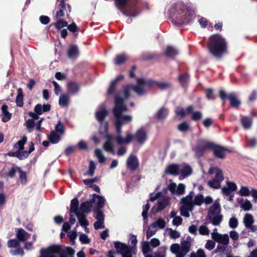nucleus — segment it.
Segmentation results:
<instances>
[{
    "mask_svg": "<svg viewBox=\"0 0 257 257\" xmlns=\"http://www.w3.org/2000/svg\"><path fill=\"white\" fill-rule=\"evenodd\" d=\"M29 156V153L27 151L23 150L17 151V158L20 160H24L27 158Z\"/></svg>",
    "mask_w": 257,
    "mask_h": 257,
    "instance_id": "obj_61",
    "label": "nucleus"
},
{
    "mask_svg": "<svg viewBox=\"0 0 257 257\" xmlns=\"http://www.w3.org/2000/svg\"><path fill=\"white\" fill-rule=\"evenodd\" d=\"M251 191L246 186H242L239 191V194L241 196H248L249 195Z\"/></svg>",
    "mask_w": 257,
    "mask_h": 257,
    "instance_id": "obj_60",
    "label": "nucleus"
},
{
    "mask_svg": "<svg viewBox=\"0 0 257 257\" xmlns=\"http://www.w3.org/2000/svg\"><path fill=\"white\" fill-rule=\"evenodd\" d=\"M133 136V140H135L139 144L141 145L144 144L148 139L147 131L144 128H140L138 130Z\"/></svg>",
    "mask_w": 257,
    "mask_h": 257,
    "instance_id": "obj_14",
    "label": "nucleus"
},
{
    "mask_svg": "<svg viewBox=\"0 0 257 257\" xmlns=\"http://www.w3.org/2000/svg\"><path fill=\"white\" fill-rule=\"evenodd\" d=\"M150 243L148 242H144L142 244V251L144 254H146L147 253L150 252L151 250Z\"/></svg>",
    "mask_w": 257,
    "mask_h": 257,
    "instance_id": "obj_64",
    "label": "nucleus"
},
{
    "mask_svg": "<svg viewBox=\"0 0 257 257\" xmlns=\"http://www.w3.org/2000/svg\"><path fill=\"white\" fill-rule=\"evenodd\" d=\"M204 202V197L202 195L197 194L193 200V206L194 205L200 206Z\"/></svg>",
    "mask_w": 257,
    "mask_h": 257,
    "instance_id": "obj_48",
    "label": "nucleus"
},
{
    "mask_svg": "<svg viewBox=\"0 0 257 257\" xmlns=\"http://www.w3.org/2000/svg\"><path fill=\"white\" fill-rule=\"evenodd\" d=\"M16 103L18 106H22L23 105V94L21 88L18 89V94L16 97Z\"/></svg>",
    "mask_w": 257,
    "mask_h": 257,
    "instance_id": "obj_46",
    "label": "nucleus"
},
{
    "mask_svg": "<svg viewBox=\"0 0 257 257\" xmlns=\"http://www.w3.org/2000/svg\"><path fill=\"white\" fill-rule=\"evenodd\" d=\"M95 169L96 165L94 162L92 160L90 161L88 170L86 174L89 176H93Z\"/></svg>",
    "mask_w": 257,
    "mask_h": 257,
    "instance_id": "obj_53",
    "label": "nucleus"
},
{
    "mask_svg": "<svg viewBox=\"0 0 257 257\" xmlns=\"http://www.w3.org/2000/svg\"><path fill=\"white\" fill-rule=\"evenodd\" d=\"M165 53L167 56L173 58L178 54V52L174 47L168 46L165 50Z\"/></svg>",
    "mask_w": 257,
    "mask_h": 257,
    "instance_id": "obj_38",
    "label": "nucleus"
},
{
    "mask_svg": "<svg viewBox=\"0 0 257 257\" xmlns=\"http://www.w3.org/2000/svg\"><path fill=\"white\" fill-rule=\"evenodd\" d=\"M193 192H191L189 195L182 198L181 200L182 205L193 207Z\"/></svg>",
    "mask_w": 257,
    "mask_h": 257,
    "instance_id": "obj_30",
    "label": "nucleus"
},
{
    "mask_svg": "<svg viewBox=\"0 0 257 257\" xmlns=\"http://www.w3.org/2000/svg\"><path fill=\"white\" fill-rule=\"evenodd\" d=\"M189 257H206V255L204 250L200 248L196 252H192Z\"/></svg>",
    "mask_w": 257,
    "mask_h": 257,
    "instance_id": "obj_54",
    "label": "nucleus"
},
{
    "mask_svg": "<svg viewBox=\"0 0 257 257\" xmlns=\"http://www.w3.org/2000/svg\"><path fill=\"white\" fill-rule=\"evenodd\" d=\"M124 99L116 96L115 98V106L113 109V114L115 118L116 135H121V126L126 124L132 120L131 115L124 114L127 108L124 104Z\"/></svg>",
    "mask_w": 257,
    "mask_h": 257,
    "instance_id": "obj_2",
    "label": "nucleus"
},
{
    "mask_svg": "<svg viewBox=\"0 0 257 257\" xmlns=\"http://www.w3.org/2000/svg\"><path fill=\"white\" fill-rule=\"evenodd\" d=\"M212 149L213 151L214 156L219 159L224 158L225 157V151H228L227 149L214 144Z\"/></svg>",
    "mask_w": 257,
    "mask_h": 257,
    "instance_id": "obj_18",
    "label": "nucleus"
},
{
    "mask_svg": "<svg viewBox=\"0 0 257 257\" xmlns=\"http://www.w3.org/2000/svg\"><path fill=\"white\" fill-rule=\"evenodd\" d=\"M127 166L131 170H136L139 166L137 158L134 155H131L127 160Z\"/></svg>",
    "mask_w": 257,
    "mask_h": 257,
    "instance_id": "obj_24",
    "label": "nucleus"
},
{
    "mask_svg": "<svg viewBox=\"0 0 257 257\" xmlns=\"http://www.w3.org/2000/svg\"><path fill=\"white\" fill-rule=\"evenodd\" d=\"M213 144L205 140H200L199 145L197 148V151H200L201 154L207 149H212L213 147Z\"/></svg>",
    "mask_w": 257,
    "mask_h": 257,
    "instance_id": "obj_21",
    "label": "nucleus"
},
{
    "mask_svg": "<svg viewBox=\"0 0 257 257\" xmlns=\"http://www.w3.org/2000/svg\"><path fill=\"white\" fill-rule=\"evenodd\" d=\"M94 154L100 164H102L105 162L106 159L103 155L101 150L99 149H95L94 151Z\"/></svg>",
    "mask_w": 257,
    "mask_h": 257,
    "instance_id": "obj_43",
    "label": "nucleus"
},
{
    "mask_svg": "<svg viewBox=\"0 0 257 257\" xmlns=\"http://www.w3.org/2000/svg\"><path fill=\"white\" fill-rule=\"evenodd\" d=\"M153 83L151 80L143 78L138 79L137 85H128L124 87L123 93L124 95L125 99H127L130 97V92L132 90L136 92L138 95H143L151 87Z\"/></svg>",
    "mask_w": 257,
    "mask_h": 257,
    "instance_id": "obj_4",
    "label": "nucleus"
},
{
    "mask_svg": "<svg viewBox=\"0 0 257 257\" xmlns=\"http://www.w3.org/2000/svg\"><path fill=\"white\" fill-rule=\"evenodd\" d=\"M116 7L124 15L130 17L137 16V8L135 4H129L128 0H114Z\"/></svg>",
    "mask_w": 257,
    "mask_h": 257,
    "instance_id": "obj_6",
    "label": "nucleus"
},
{
    "mask_svg": "<svg viewBox=\"0 0 257 257\" xmlns=\"http://www.w3.org/2000/svg\"><path fill=\"white\" fill-rule=\"evenodd\" d=\"M168 114V110L167 108L162 107L159 110L157 114V118L159 120L165 119Z\"/></svg>",
    "mask_w": 257,
    "mask_h": 257,
    "instance_id": "obj_44",
    "label": "nucleus"
},
{
    "mask_svg": "<svg viewBox=\"0 0 257 257\" xmlns=\"http://www.w3.org/2000/svg\"><path fill=\"white\" fill-rule=\"evenodd\" d=\"M55 132L59 134L60 135H62L64 133V127L63 124H62L60 121L58 122L57 125L55 126Z\"/></svg>",
    "mask_w": 257,
    "mask_h": 257,
    "instance_id": "obj_62",
    "label": "nucleus"
},
{
    "mask_svg": "<svg viewBox=\"0 0 257 257\" xmlns=\"http://www.w3.org/2000/svg\"><path fill=\"white\" fill-rule=\"evenodd\" d=\"M240 207L244 211H249L252 207V205L250 201L247 199H242L239 201Z\"/></svg>",
    "mask_w": 257,
    "mask_h": 257,
    "instance_id": "obj_35",
    "label": "nucleus"
},
{
    "mask_svg": "<svg viewBox=\"0 0 257 257\" xmlns=\"http://www.w3.org/2000/svg\"><path fill=\"white\" fill-rule=\"evenodd\" d=\"M193 209V207L182 205V206L180 207V212L181 215L186 217H189L190 216L189 212L192 211Z\"/></svg>",
    "mask_w": 257,
    "mask_h": 257,
    "instance_id": "obj_40",
    "label": "nucleus"
},
{
    "mask_svg": "<svg viewBox=\"0 0 257 257\" xmlns=\"http://www.w3.org/2000/svg\"><path fill=\"white\" fill-rule=\"evenodd\" d=\"M160 193H158L154 196L151 197L150 198L151 201L158 200L157 204L152 208V210L154 212H159L164 209L169 204V198L166 196L160 197Z\"/></svg>",
    "mask_w": 257,
    "mask_h": 257,
    "instance_id": "obj_10",
    "label": "nucleus"
},
{
    "mask_svg": "<svg viewBox=\"0 0 257 257\" xmlns=\"http://www.w3.org/2000/svg\"><path fill=\"white\" fill-rule=\"evenodd\" d=\"M168 189L174 195H182L185 192V186L180 183L177 186L176 184L172 183L168 185Z\"/></svg>",
    "mask_w": 257,
    "mask_h": 257,
    "instance_id": "obj_15",
    "label": "nucleus"
},
{
    "mask_svg": "<svg viewBox=\"0 0 257 257\" xmlns=\"http://www.w3.org/2000/svg\"><path fill=\"white\" fill-rule=\"evenodd\" d=\"M78 200L77 198H74L71 200L70 210L71 213H74L75 214H76L80 212V207L78 208Z\"/></svg>",
    "mask_w": 257,
    "mask_h": 257,
    "instance_id": "obj_32",
    "label": "nucleus"
},
{
    "mask_svg": "<svg viewBox=\"0 0 257 257\" xmlns=\"http://www.w3.org/2000/svg\"><path fill=\"white\" fill-rule=\"evenodd\" d=\"M69 97L68 95L63 94L61 95L59 100V105L63 107H67L69 103Z\"/></svg>",
    "mask_w": 257,
    "mask_h": 257,
    "instance_id": "obj_42",
    "label": "nucleus"
},
{
    "mask_svg": "<svg viewBox=\"0 0 257 257\" xmlns=\"http://www.w3.org/2000/svg\"><path fill=\"white\" fill-rule=\"evenodd\" d=\"M243 223L249 231L254 232L257 231V226L253 225L254 219L252 214L246 213L243 218Z\"/></svg>",
    "mask_w": 257,
    "mask_h": 257,
    "instance_id": "obj_12",
    "label": "nucleus"
},
{
    "mask_svg": "<svg viewBox=\"0 0 257 257\" xmlns=\"http://www.w3.org/2000/svg\"><path fill=\"white\" fill-rule=\"evenodd\" d=\"M167 231L171 238L176 239L180 236V232L177 230H173L172 228H168Z\"/></svg>",
    "mask_w": 257,
    "mask_h": 257,
    "instance_id": "obj_57",
    "label": "nucleus"
},
{
    "mask_svg": "<svg viewBox=\"0 0 257 257\" xmlns=\"http://www.w3.org/2000/svg\"><path fill=\"white\" fill-rule=\"evenodd\" d=\"M126 56L124 54H120L116 56L114 60V63L117 65L122 64L126 60Z\"/></svg>",
    "mask_w": 257,
    "mask_h": 257,
    "instance_id": "obj_52",
    "label": "nucleus"
},
{
    "mask_svg": "<svg viewBox=\"0 0 257 257\" xmlns=\"http://www.w3.org/2000/svg\"><path fill=\"white\" fill-rule=\"evenodd\" d=\"M199 232L202 235H208L210 233V230L206 225H201L198 229Z\"/></svg>",
    "mask_w": 257,
    "mask_h": 257,
    "instance_id": "obj_55",
    "label": "nucleus"
},
{
    "mask_svg": "<svg viewBox=\"0 0 257 257\" xmlns=\"http://www.w3.org/2000/svg\"><path fill=\"white\" fill-rule=\"evenodd\" d=\"M107 109L103 105L100 106L95 113L96 117L98 121L101 123V126L103 125L102 122L107 114Z\"/></svg>",
    "mask_w": 257,
    "mask_h": 257,
    "instance_id": "obj_19",
    "label": "nucleus"
},
{
    "mask_svg": "<svg viewBox=\"0 0 257 257\" xmlns=\"http://www.w3.org/2000/svg\"><path fill=\"white\" fill-rule=\"evenodd\" d=\"M67 87L68 93L71 94H76L80 88L79 84L73 81L69 82L67 84Z\"/></svg>",
    "mask_w": 257,
    "mask_h": 257,
    "instance_id": "obj_26",
    "label": "nucleus"
},
{
    "mask_svg": "<svg viewBox=\"0 0 257 257\" xmlns=\"http://www.w3.org/2000/svg\"><path fill=\"white\" fill-rule=\"evenodd\" d=\"M79 55L78 49L76 46L73 45L69 47L68 51V57L71 59H74Z\"/></svg>",
    "mask_w": 257,
    "mask_h": 257,
    "instance_id": "obj_31",
    "label": "nucleus"
},
{
    "mask_svg": "<svg viewBox=\"0 0 257 257\" xmlns=\"http://www.w3.org/2000/svg\"><path fill=\"white\" fill-rule=\"evenodd\" d=\"M168 14L172 23L176 25L188 24L195 19L196 16L194 10L186 8L180 3L171 5Z\"/></svg>",
    "mask_w": 257,
    "mask_h": 257,
    "instance_id": "obj_1",
    "label": "nucleus"
},
{
    "mask_svg": "<svg viewBox=\"0 0 257 257\" xmlns=\"http://www.w3.org/2000/svg\"><path fill=\"white\" fill-rule=\"evenodd\" d=\"M165 173L176 176L180 174V165L177 164H171L165 170Z\"/></svg>",
    "mask_w": 257,
    "mask_h": 257,
    "instance_id": "obj_23",
    "label": "nucleus"
},
{
    "mask_svg": "<svg viewBox=\"0 0 257 257\" xmlns=\"http://www.w3.org/2000/svg\"><path fill=\"white\" fill-rule=\"evenodd\" d=\"M151 225L153 228H156L157 230L158 229H163L166 226V222L163 219L160 218L153 222Z\"/></svg>",
    "mask_w": 257,
    "mask_h": 257,
    "instance_id": "obj_36",
    "label": "nucleus"
},
{
    "mask_svg": "<svg viewBox=\"0 0 257 257\" xmlns=\"http://www.w3.org/2000/svg\"><path fill=\"white\" fill-rule=\"evenodd\" d=\"M75 215L81 226H87L88 225V222L86 219V216L84 213L80 212Z\"/></svg>",
    "mask_w": 257,
    "mask_h": 257,
    "instance_id": "obj_41",
    "label": "nucleus"
},
{
    "mask_svg": "<svg viewBox=\"0 0 257 257\" xmlns=\"http://www.w3.org/2000/svg\"><path fill=\"white\" fill-rule=\"evenodd\" d=\"M221 208L219 199H216L208 211L207 217L210 222L214 226L219 225L223 220V215L221 212Z\"/></svg>",
    "mask_w": 257,
    "mask_h": 257,
    "instance_id": "obj_5",
    "label": "nucleus"
},
{
    "mask_svg": "<svg viewBox=\"0 0 257 257\" xmlns=\"http://www.w3.org/2000/svg\"><path fill=\"white\" fill-rule=\"evenodd\" d=\"M192 173L191 167L187 165H180V177L185 178L190 175Z\"/></svg>",
    "mask_w": 257,
    "mask_h": 257,
    "instance_id": "obj_27",
    "label": "nucleus"
},
{
    "mask_svg": "<svg viewBox=\"0 0 257 257\" xmlns=\"http://www.w3.org/2000/svg\"><path fill=\"white\" fill-rule=\"evenodd\" d=\"M156 85L161 90H165L171 87L170 83L166 82H157L155 83Z\"/></svg>",
    "mask_w": 257,
    "mask_h": 257,
    "instance_id": "obj_58",
    "label": "nucleus"
},
{
    "mask_svg": "<svg viewBox=\"0 0 257 257\" xmlns=\"http://www.w3.org/2000/svg\"><path fill=\"white\" fill-rule=\"evenodd\" d=\"M56 19L57 22L54 24V26L57 29H60L68 26V23L66 21L59 18Z\"/></svg>",
    "mask_w": 257,
    "mask_h": 257,
    "instance_id": "obj_50",
    "label": "nucleus"
},
{
    "mask_svg": "<svg viewBox=\"0 0 257 257\" xmlns=\"http://www.w3.org/2000/svg\"><path fill=\"white\" fill-rule=\"evenodd\" d=\"M114 246L117 252L121 254L122 257H133V254L136 253L135 246H130L119 241H115Z\"/></svg>",
    "mask_w": 257,
    "mask_h": 257,
    "instance_id": "obj_7",
    "label": "nucleus"
},
{
    "mask_svg": "<svg viewBox=\"0 0 257 257\" xmlns=\"http://www.w3.org/2000/svg\"><path fill=\"white\" fill-rule=\"evenodd\" d=\"M238 220L236 218L233 217L229 219V226L231 228H235L238 226Z\"/></svg>",
    "mask_w": 257,
    "mask_h": 257,
    "instance_id": "obj_63",
    "label": "nucleus"
},
{
    "mask_svg": "<svg viewBox=\"0 0 257 257\" xmlns=\"http://www.w3.org/2000/svg\"><path fill=\"white\" fill-rule=\"evenodd\" d=\"M213 240L220 244L227 245L229 243V236L227 234H222L220 233Z\"/></svg>",
    "mask_w": 257,
    "mask_h": 257,
    "instance_id": "obj_25",
    "label": "nucleus"
},
{
    "mask_svg": "<svg viewBox=\"0 0 257 257\" xmlns=\"http://www.w3.org/2000/svg\"><path fill=\"white\" fill-rule=\"evenodd\" d=\"M18 172L19 173L20 179L22 184H26L27 182V176L25 172L23 171L20 168H18Z\"/></svg>",
    "mask_w": 257,
    "mask_h": 257,
    "instance_id": "obj_56",
    "label": "nucleus"
},
{
    "mask_svg": "<svg viewBox=\"0 0 257 257\" xmlns=\"http://www.w3.org/2000/svg\"><path fill=\"white\" fill-rule=\"evenodd\" d=\"M237 188L236 184L231 181H226V186L221 188V193L224 198L229 201H232L234 197V192Z\"/></svg>",
    "mask_w": 257,
    "mask_h": 257,
    "instance_id": "obj_9",
    "label": "nucleus"
},
{
    "mask_svg": "<svg viewBox=\"0 0 257 257\" xmlns=\"http://www.w3.org/2000/svg\"><path fill=\"white\" fill-rule=\"evenodd\" d=\"M2 114V119L4 122L8 121L11 118L12 114L8 111L7 105L4 104L1 107Z\"/></svg>",
    "mask_w": 257,
    "mask_h": 257,
    "instance_id": "obj_29",
    "label": "nucleus"
},
{
    "mask_svg": "<svg viewBox=\"0 0 257 257\" xmlns=\"http://www.w3.org/2000/svg\"><path fill=\"white\" fill-rule=\"evenodd\" d=\"M30 237V234L22 228H19L17 233V237L20 241H25Z\"/></svg>",
    "mask_w": 257,
    "mask_h": 257,
    "instance_id": "obj_28",
    "label": "nucleus"
},
{
    "mask_svg": "<svg viewBox=\"0 0 257 257\" xmlns=\"http://www.w3.org/2000/svg\"><path fill=\"white\" fill-rule=\"evenodd\" d=\"M41 257H58L61 253V248L58 246H52L46 249H41Z\"/></svg>",
    "mask_w": 257,
    "mask_h": 257,
    "instance_id": "obj_11",
    "label": "nucleus"
},
{
    "mask_svg": "<svg viewBox=\"0 0 257 257\" xmlns=\"http://www.w3.org/2000/svg\"><path fill=\"white\" fill-rule=\"evenodd\" d=\"M20 241L16 239H12L8 240L7 243L8 247L9 248L17 247L20 246Z\"/></svg>",
    "mask_w": 257,
    "mask_h": 257,
    "instance_id": "obj_59",
    "label": "nucleus"
},
{
    "mask_svg": "<svg viewBox=\"0 0 257 257\" xmlns=\"http://www.w3.org/2000/svg\"><path fill=\"white\" fill-rule=\"evenodd\" d=\"M60 2L58 8L59 9L56 13V15L55 16V19H58L60 17H63L64 15V12L66 11L67 7L68 8L69 13H70V6L69 5L66 4L64 0H57Z\"/></svg>",
    "mask_w": 257,
    "mask_h": 257,
    "instance_id": "obj_16",
    "label": "nucleus"
},
{
    "mask_svg": "<svg viewBox=\"0 0 257 257\" xmlns=\"http://www.w3.org/2000/svg\"><path fill=\"white\" fill-rule=\"evenodd\" d=\"M208 48L210 53L217 58H220L227 53L226 42L219 35H212L209 38Z\"/></svg>",
    "mask_w": 257,
    "mask_h": 257,
    "instance_id": "obj_3",
    "label": "nucleus"
},
{
    "mask_svg": "<svg viewBox=\"0 0 257 257\" xmlns=\"http://www.w3.org/2000/svg\"><path fill=\"white\" fill-rule=\"evenodd\" d=\"M92 207L91 202L85 201L81 204L80 206V211L83 213H88L91 210Z\"/></svg>",
    "mask_w": 257,
    "mask_h": 257,
    "instance_id": "obj_33",
    "label": "nucleus"
},
{
    "mask_svg": "<svg viewBox=\"0 0 257 257\" xmlns=\"http://www.w3.org/2000/svg\"><path fill=\"white\" fill-rule=\"evenodd\" d=\"M60 135L57 132H52L49 136V140L51 143L57 144L60 140Z\"/></svg>",
    "mask_w": 257,
    "mask_h": 257,
    "instance_id": "obj_39",
    "label": "nucleus"
},
{
    "mask_svg": "<svg viewBox=\"0 0 257 257\" xmlns=\"http://www.w3.org/2000/svg\"><path fill=\"white\" fill-rule=\"evenodd\" d=\"M224 180L222 171H217L214 178L208 182V185L214 189H218L220 187L221 182Z\"/></svg>",
    "mask_w": 257,
    "mask_h": 257,
    "instance_id": "obj_13",
    "label": "nucleus"
},
{
    "mask_svg": "<svg viewBox=\"0 0 257 257\" xmlns=\"http://www.w3.org/2000/svg\"><path fill=\"white\" fill-rule=\"evenodd\" d=\"M134 139L133 135L130 133H127L125 138H123L121 135H116L114 139L118 145L128 144Z\"/></svg>",
    "mask_w": 257,
    "mask_h": 257,
    "instance_id": "obj_17",
    "label": "nucleus"
},
{
    "mask_svg": "<svg viewBox=\"0 0 257 257\" xmlns=\"http://www.w3.org/2000/svg\"><path fill=\"white\" fill-rule=\"evenodd\" d=\"M27 141V138L26 136H23L22 139L19 140L14 146V148L19 150H23L24 148V145Z\"/></svg>",
    "mask_w": 257,
    "mask_h": 257,
    "instance_id": "obj_37",
    "label": "nucleus"
},
{
    "mask_svg": "<svg viewBox=\"0 0 257 257\" xmlns=\"http://www.w3.org/2000/svg\"><path fill=\"white\" fill-rule=\"evenodd\" d=\"M241 122L245 129L249 128L252 124L251 119L247 116H242L241 119Z\"/></svg>",
    "mask_w": 257,
    "mask_h": 257,
    "instance_id": "obj_45",
    "label": "nucleus"
},
{
    "mask_svg": "<svg viewBox=\"0 0 257 257\" xmlns=\"http://www.w3.org/2000/svg\"><path fill=\"white\" fill-rule=\"evenodd\" d=\"M25 125L26 126L28 131L30 133L33 130L35 126V123L33 119H29L25 122Z\"/></svg>",
    "mask_w": 257,
    "mask_h": 257,
    "instance_id": "obj_51",
    "label": "nucleus"
},
{
    "mask_svg": "<svg viewBox=\"0 0 257 257\" xmlns=\"http://www.w3.org/2000/svg\"><path fill=\"white\" fill-rule=\"evenodd\" d=\"M190 244L189 242H183L181 245L173 244L170 247L171 251L176 254V257H185L190 251Z\"/></svg>",
    "mask_w": 257,
    "mask_h": 257,
    "instance_id": "obj_8",
    "label": "nucleus"
},
{
    "mask_svg": "<svg viewBox=\"0 0 257 257\" xmlns=\"http://www.w3.org/2000/svg\"><path fill=\"white\" fill-rule=\"evenodd\" d=\"M93 196V202L96 204L97 209H101L104 206L106 201L105 198L96 194H94Z\"/></svg>",
    "mask_w": 257,
    "mask_h": 257,
    "instance_id": "obj_22",
    "label": "nucleus"
},
{
    "mask_svg": "<svg viewBox=\"0 0 257 257\" xmlns=\"http://www.w3.org/2000/svg\"><path fill=\"white\" fill-rule=\"evenodd\" d=\"M106 138L107 141L103 145V148L106 152L114 154V147L112 142L113 137L111 135H107Z\"/></svg>",
    "mask_w": 257,
    "mask_h": 257,
    "instance_id": "obj_20",
    "label": "nucleus"
},
{
    "mask_svg": "<svg viewBox=\"0 0 257 257\" xmlns=\"http://www.w3.org/2000/svg\"><path fill=\"white\" fill-rule=\"evenodd\" d=\"M189 79V76L187 73L181 74L179 77V80L180 84L183 86L185 87Z\"/></svg>",
    "mask_w": 257,
    "mask_h": 257,
    "instance_id": "obj_49",
    "label": "nucleus"
},
{
    "mask_svg": "<svg viewBox=\"0 0 257 257\" xmlns=\"http://www.w3.org/2000/svg\"><path fill=\"white\" fill-rule=\"evenodd\" d=\"M228 98L230 100L231 106L232 107H236L240 105V102L234 93L229 94L228 96Z\"/></svg>",
    "mask_w": 257,
    "mask_h": 257,
    "instance_id": "obj_34",
    "label": "nucleus"
},
{
    "mask_svg": "<svg viewBox=\"0 0 257 257\" xmlns=\"http://www.w3.org/2000/svg\"><path fill=\"white\" fill-rule=\"evenodd\" d=\"M124 77L122 75L118 76L115 80H114L111 83L109 88L108 90V94H112L115 89V86L116 83L120 80L123 79Z\"/></svg>",
    "mask_w": 257,
    "mask_h": 257,
    "instance_id": "obj_47",
    "label": "nucleus"
}]
</instances>
